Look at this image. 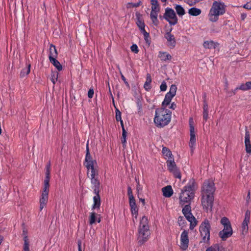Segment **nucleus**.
Segmentation results:
<instances>
[{
  "label": "nucleus",
  "mask_w": 251,
  "mask_h": 251,
  "mask_svg": "<svg viewBox=\"0 0 251 251\" xmlns=\"http://www.w3.org/2000/svg\"><path fill=\"white\" fill-rule=\"evenodd\" d=\"M203 47L206 49L215 48V43L212 41H207L204 42Z\"/></svg>",
  "instance_id": "2f4dec72"
},
{
  "label": "nucleus",
  "mask_w": 251,
  "mask_h": 251,
  "mask_svg": "<svg viewBox=\"0 0 251 251\" xmlns=\"http://www.w3.org/2000/svg\"><path fill=\"white\" fill-rule=\"evenodd\" d=\"M185 2H186L190 6L194 5L196 3L199 2L198 1H196V0H185Z\"/></svg>",
  "instance_id": "864d4df0"
},
{
  "label": "nucleus",
  "mask_w": 251,
  "mask_h": 251,
  "mask_svg": "<svg viewBox=\"0 0 251 251\" xmlns=\"http://www.w3.org/2000/svg\"><path fill=\"white\" fill-rule=\"evenodd\" d=\"M176 107V104L175 103V102H173L171 106L169 107L170 108L175 109Z\"/></svg>",
  "instance_id": "69168bd1"
},
{
  "label": "nucleus",
  "mask_w": 251,
  "mask_h": 251,
  "mask_svg": "<svg viewBox=\"0 0 251 251\" xmlns=\"http://www.w3.org/2000/svg\"><path fill=\"white\" fill-rule=\"evenodd\" d=\"M185 220L183 217L180 216L178 218V223L179 226H182L185 224Z\"/></svg>",
  "instance_id": "09e8293b"
},
{
  "label": "nucleus",
  "mask_w": 251,
  "mask_h": 251,
  "mask_svg": "<svg viewBox=\"0 0 251 251\" xmlns=\"http://www.w3.org/2000/svg\"><path fill=\"white\" fill-rule=\"evenodd\" d=\"M85 162L86 163V167L88 170H90V168L94 167V161L90 153L88 143H87L86 145V154L85 157Z\"/></svg>",
  "instance_id": "f8f14e48"
},
{
  "label": "nucleus",
  "mask_w": 251,
  "mask_h": 251,
  "mask_svg": "<svg viewBox=\"0 0 251 251\" xmlns=\"http://www.w3.org/2000/svg\"><path fill=\"white\" fill-rule=\"evenodd\" d=\"M130 49H131V50L135 53H138V52H139V49H138V47L137 46V45L136 44H133L131 47H130Z\"/></svg>",
  "instance_id": "c03bdc74"
},
{
  "label": "nucleus",
  "mask_w": 251,
  "mask_h": 251,
  "mask_svg": "<svg viewBox=\"0 0 251 251\" xmlns=\"http://www.w3.org/2000/svg\"><path fill=\"white\" fill-rule=\"evenodd\" d=\"M162 152L166 159H170L171 158H173L171 151L166 147L163 148Z\"/></svg>",
  "instance_id": "a878e982"
},
{
  "label": "nucleus",
  "mask_w": 251,
  "mask_h": 251,
  "mask_svg": "<svg viewBox=\"0 0 251 251\" xmlns=\"http://www.w3.org/2000/svg\"><path fill=\"white\" fill-rule=\"evenodd\" d=\"M151 76L150 74H148L147 75L146 80L144 85V88H145V89L146 91H149L151 89Z\"/></svg>",
  "instance_id": "393cba45"
},
{
  "label": "nucleus",
  "mask_w": 251,
  "mask_h": 251,
  "mask_svg": "<svg viewBox=\"0 0 251 251\" xmlns=\"http://www.w3.org/2000/svg\"><path fill=\"white\" fill-rule=\"evenodd\" d=\"M203 111H208V106L207 102L204 100L203 102Z\"/></svg>",
  "instance_id": "052dcab7"
},
{
  "label": "nucleus",
  "mask_w": 251,
  "mask_h": 251,
  "mask_svg": "<svg viewBox=\"0 0 251 251\" xmlns=\"http://www.w3.org/2000/svg\"><path fill=\"white\" fill-rule=\"evenodd\" d=\"M159 9L151 8V11L150 14V18L152 22V24L155 26H157L159 24V21L157 19V16L158 13L159 11Z\"/></svg>",
  "instance_id": "f3484780"
},
{
  "label": "nucleus",
  "mask_w": 251,
  "mask_h": 251,
  "mask_svg": "<svg viewBox=\"0 0 251 251\" xmlns=\"http://www.w3.org/2000/svg\"><path fill=\"white\" fill-rule=\"evenodd\" d=\"M189 14L192 16H198L201 13V10L200 9L192 7L189 10Z\"/></svg>",
  "instance_id": "c756f323"
},
{
  "label": "nucleus",
  "mask_w": 251,
  "mask_h": 251,
  "mask_svg": "<svg viewBox=\"0 0 251 251\" xmlns=\"http://www.w3.org/2000/svg\"><path fill=\"white\" fill-rule=\"evenodd\" d=\"M250 132L246 129L245 137V143L246 152L249 154L251 153V145L250 144Z\"/></svg>",
  "instance_id": "6ab92c4d"
},
{
  "label": "nucleus",
  "mask_w": 251,
  "mask_h": 251,
  "mask_svg": "<svg viewBox=\"0 0 251 251\" xmlns=\"http://www.w3.org/2000/svg\"><path fill=\"white\" fill-rule=\"evenodd\" d=\"M163 195L165 197L169 198L171 197L173 194V190L171 186L168 185L162 189Z\"/></svg>",
  "instance_id": "4be33fe9"
},
{
  "label": "nucleus",
  "mask_w": 251,
  "mask_h": 251,
  "mask_svg": "<svg viewBox=\"0 0 251 251\" xmlns=\"http://www.w3.org/2000/svg\"><path fill=\"white\" fill-rule=\"evenodd\" d=\"M158 56L163 61L172 59V56L166 52L159 51Z\"/></svg>",
  "instance_id": "b1692460"
},
{
  "label": "nucleus",
  "mask_w": 251,
  "mask_h": 251,
  "mask_svg": "<svg viewBox=\"0 0 251 251\" xmlns=\"http://www.w3.org/2000/svg\"><path fill=\"white\" fill-rule=\"evenodd\" d=\"M50 61L51 64L57 69L58 71H60L62 69V67L60 62L56 59V58H53L50 59Z\"/></svg>",
  "instance_id": "cd10ccee"
},
{
  "label": "nucleus",
  "mask_w": 251,
  "mask_h": 251,
  "mask_svg": "<svg viewBox=\"0 0 251 251\" xmlns=\"http://www.w3.org/2000/svg\"><path fill=\"white\" fill-rule=\"evenodd\" d=\"M171 112L165 108H157L155 110L154 122L158 127H163L167 125L171 119Z\"/></svg>",
  "instance_id": "20e7f679"
},
{
  "label": "nucleus",
  "mask_w": 251,
  "mask_h": 251,
  "mask_svg": "<svg viewBox=\"0 0 251 251\" xmlns=\"http://www.w3.org/2000/svg\"><path fill=\"white\" fill-rule=\"evenodd\" d=\"M129 200V205L131 208V212H134V213H135L136 211H138V208L137 206L135 199H130Z\"/></svg>",
  "instance_id": "bb28decb"
},
{
  "label": "nucleus",
  "mask_w": 251,
  "mask_h": 251,
  "mask_svg": "<svg viewBox=\"0 0 251 251\" xmlns=\"http://www.w3.org/2000/svg\"><path fill=\"white\" fill-rule=\"evenodd\" d=\"M127 194L129 196V200L135 199L132 194L131 188L130 186L127 188Z\"/></svg>",
  "instance_id": "de8ad7c7"
},
{
  "label": "nucleus",
  "mask_w": 251,
  "mask_h": 251,
  "mask_svg": "<svg viewBox=\"0 0 251 251\" xmlns=\"http://www.w3.org/2000/svg\"><path fill=\"white\" fill-rule=\"evenodd\" d=\"M246 86H247L248 89H251V81H248L246 82Z\"/></svg>",
  "instance_id": "0e129e2a"
},
{
  "label": "nucleus",
  "mask_w": 251,
  "mask_h": 251,
  "mask_svg": "<svg viewBox=\"0 0 251 251\" xmlns=\"http://www.w3.org/2000/svg\"><path fill=\"white\" fill-rule=\"evenodd\" d=\"M50 163L49 162L46 167V176H50Z\"/></svg>",
  "instance_id": "3c124183"
},
{
  "label": "nucleus",
  "mask_w": 251,
  "mask_h": 251,
  "mask_svg": "<svg viewBox=\"0 0 251 251\" xmlns=\"http://www.w3.org/2000/svg\"><path fill=\"white\" fill-rule=\"evenodd\" d=\"M242 231L243 234H246L248 231V225L242 223Z\"/></svg>",
  "instance_id": "49530a36"
},
{
  "label": "nucleus",
  "mask_w": 251,
  "mask_h": 251,
  "mask_svg": "<svg viewBox=\"0 0 251 251\" xmlns=\"http://www.w3.org/2000/svg\"><path fill=\"white\" fill-rule=\"evenodd\" d=\"M57 54L58 53L55 47L52 44L50 45L49 56V60L53 58H56L57 56Z\"/></svg>",
  "instance_id": "5701e85b"
},
{
  "label": "nucleus",
  "mask_w": 251,
  "mask_h": 251,
  "mask_svg": "<svg viewBox=\"0 0 251 251\" xmlns=\"http://www.w3.org/2000/svg\"><path fill=\"white\" fill-rule=\"evenodd\" d=\"M208 111H203V119L205 121H206L208 118Z\"/></svg>",
  "instance_id": "bf43d9fd"
},
{
  "label": "nucleus",
  "mask_w": 251,
  "mask_h": 251,
  "mask_svg": "<svg viewBox=\"0 0 251 251\" xmlns=\"http://www.w3.org/2000/svg\"><path fill=\"white\" fill-rule=\"evenodd\" d=\"M90 170H91V175L90 178H96L98 177V171L94 168V167L92 168H90Z\"/></svg>",
  "instance_id": "58836bf2"
},
{
  "label": "nucleus",
  "mask_w": 251,
  "mask_h": 251,
  "mask_svg": "<svg viewBox=\"0 0 251 251\" xmlns=\"http://www.w3.org/2000/svg\"><path fill=\"white\" fill-rule=\"evenodd\" d=\"M226 6L221 1H214L209 10L208 18L210 21L215 22L219 19V17L226 13Z\"/></svg>",
  "instance_id": "39448f33"
},
{
  "label": "nucleus",
  "mask_w": 251,
  "mask_h": 251,
  "mask_svg": "<svg viewBox=\"0 0 251 251\" xmlns=\"http://www.w3.org/2000/svg\"><path fill=\"white\" fill-rule=\"evenodd\" d=\"M136 24H137L138 26L139 27V28H140V29L141 30V31L145 30V24H144V22L139 18H138L137 19V20L136 21Z\"/></svg>",
  "instance_id": "c9c22d12"
},
{
  "label": "nucleus",
  "mask_w": 251,
  "mask_h": 251,
  "mask_svg": "<svg viewBox=\"0 0 251 251\" xmlns=\"http://www.w3.org/2000/svg\"><path fill=\"white\" fill-rule=\"evenodd\" d=\"M126 132L125 129H124V131L122 132V137L121 138V142L123 145V147L124 148L126 147Z\"/></svg>",
  "instance_id": "4c0bfd02"
},
{
  "label": "nucleus",
  "mask_w": 251,
  "mask_h": 251,
  "mask_svg": "<svg viewBox=\"0 0 251 251\" xmlns=\"http://www.w3.org/2000/svg\"><path fill=\"white\" fill-rule=\"evenodd\" d=\"M121 78L124 81V83H125V84L128 87H129V85L128 83V82L126 81V78H125V77L124 76V75L121 73Z\"/></svg>",
  "instance_id": "13d9d810"
},
{
  "label": "nucleus",
  "mask_w": 251,
  "mask_h": 251,
  "mask_svg": "<svg viewBox=\"0 0 251 251\" xmlns=\"http://www.w3.org/2000/svg\"><path fill=\"white\" fill-rule=\"evenodd\" d=\"M30 72V65L28 64L27 67L23 69L20 73V75L21 77H24L25 75H27Z\"/></svg>",
  "instance_id": "473e14b6"
},
{
  "label": "nucleus",
  "mask_w": 251,
  "mask_h": 251,
  "mask_svg": "<svg viewBox=\"0 0 251 251\" xmlns=\"http://www.w3.org/2000/svg\"><path fill=\"white\" fill-rule=\"evenodd\" d=\"M182 213L186 219L190 223V229H193L197 225V221L191 213V207L189 203L184 207Z\"/></svg>",
  "instance_id": "423d86ee"
},
{
  "label": "nucleus",
  "mask_w": 251,
  "mask_h": 251,
  "mask_svg": "<svg viewBox=\"0 0 251 251\" xmlns=\"http://www.w3.org/2000/svg\"><path fill=\"white\" fill-rule=\"evenodd\" d=\"M206 251H218V250L216 247H210L207 248Z\"/></svg>",
  "instance_id": "680f3d73"
},
{
  "label": "nucleus",
  "mask_w": 251,
  "mask_h": 251,
  "mask_svg": "<svg viewBox=\"0 0 251 251\" xmlns=\"http://www.w3.org/2000/svg\"><path fill=\"white\" fill-rule=\"evenodd\" d=\"M243 7L246 9L251 10V1L247 2Z\"/></svg>",
  "instance_id": "6e6d98bb"
},
{
  "label": "nucleus",
  "mask_w": 251,
  "mask_h": 251,
  "mask_svg": "<svg viewBox=\"0 0 251 251\" xmlns=\"http://www.w3.org/2000/svg\"><path fill=\"white\" fill-rule=\"evenodd\" d=\"M141 1H139L137 3L128 2L127 4L126 7L128 8L131 7H137L141 5Z\"/></svg>",
  "instance_id": "a19ab883"
},
{
  "label": "nucleus",
  "mask_w": 251,
  "mask_h": 251,
  "mask_svg": "<svg viewBox=\"0 0 251 251\" xmlns=\"http://www.w3.org/2000/svg\"><path fill=\"white\" fill-rule=\"evenodd\" d=\"M23 236L24 237V247L29 246V243L27 236V232L25 229L23 230Z\"/></svg>",
  "instance_id": "7c9ffc66"
},
{
  "label": "nucleus",
  "mask_w": 251,
  "mask_h": 251,
  "mask_svg": "<svg viewBox=\"0 0 251 251\" xmlns=\"http://www.w3.org/2000/svg\"><path fill=\"white\" fill-rule=\"evenodd\" d=\"M167 84L165 81L162 82L160 86V90L162 91H165L167 89Z\"/></svg>",
  "instance_id": "603ef678"
},
{
  "label": "nucleus",
  "mask_w": 251,
  "mask_h": 251,
  "mask_svg": "<svg viewBox=\"0 0 251 251\" xmlns=\"http://www.w3.org/2000/svg\"><path fill=\"white\" fill-rule=\"evenodd\" d=\"M221 223L224 226V228H232L229 220L226 217L222 218Z\"/></svg>",
  "instance_id": "c85d7f7f"
},
{
  "label": "nucleus",
  "mask_w": 251,
  "mask_h": 251,
  "mask_svg": "<svg viewBox=\"0 0 251 251\" xmlns=\"http://www.w3.org/2000/svg\"><path fill=\"white\" fill-rule=\"evenodd\" d=\"M101 221L100 215L99 214L96 213L95 212H92L90 213L89 223L91 225H93L96 222L98 223Z\"/></svg>",
  "instance_id": "a211bd4d"
},
{
  "label": "nucleus",
  "mask_w": 251,
  "mask_h": 251,
  "mask_svg": "<svg viewBox=\"0 0 251 251\" xmlns=\"http://www.w3.org/2000/svg\"><path fill=\"white\" fill-rule=\"evenodd\" d=\"M190 140L189 143L190 147L193 151L195 149V146L196 142V138L195 133V128L194 126L190 124Z\"/></svg>",
  "instance_id": "dca6fc26"
},
{
  "label": "nucleus",
  "mask_w": 251,
  "mask_h": 251,
  "mask_svg": "<svg viewBox=\"0 0 251 251\" xmlns=\"http://www.w3.org/2000/svg\"><path fill=\"white\" fill-rule=\"evenodd\" d=\"M210 227V223L207 220H205L200 226V232L204 242H207L209 240Z\"/></svg>",
  "instance_id": "0eeeda50"
},
{
  "label": "nucleus",
  "mask_w": 251,
  "mask_h": 251,
  "mask_svg": "<svg viewBox=\"0 0 251 251\" xmlns=\"http://www.w3.org/2000/svg\"><path fill=\"white\" fill-rule=\"evenodd\" d=\"M136 182L137 183V190L138 192L139 193L140 191H142V187L140 184L139 179H136Z\"/></svg>",
  "instance_id": "5fc2aeb1"
},
{
  "label": "nucleus",
  "mask_w": 251,
  "mask_h": 251,
  "mask_svg": "<svg viewBox=\"0 0 251 251\" xmlns=\"http://www.w3.org/2000/svg\"><path fill=\"white\" fill-rule=\"evenodd\" d=\"M94 194L96 195L93 197L94 203L92 206V210L99 209L100 205V199L99 193Z\"/></svg>",
  "instance_id": "412c9836"
},
{
  "label": "nucleus",
  "mask_w": 251,
  "mask_h": 251,
  "mask_svg": "<svg viewBox=\"0 0 251 251\" xmlns=\"http://www.w3.org/2000/svg\"><path fill=\"white\" fill-rule=\"evenodd\" d=\"M177 87L176 85H172L170 87L169 92H168L162 103L163 108L167 107L170 103L172 98L176 95Z\"/></svg>",
  "instance_id": "1a4fd4ad"
},
{
  "label": "nucleus",
  "mask_w": 251,
  "mask_h": 251,
  "mask_svg": "<svg viewBox=\"0 0 251 251\" xmlns=\"http://www.w3.org/2000/svg\"><path fill=\"white\" fill-rule=\"evenodd\" d=\"M138 212V211H136L135 213H134V212H131L132 216H133V220L134 222V219L136 220H137V219Z\"/></svg>",
  "instance_id": "e2e57ef3"
},
{
  "label": "nucleus",
  "mask_w": 251,
  "mask_h": 251,
  "mask_svg": "<svg viewBox=\"0 0 251 251\" xmlns=\"http://www.w3.org/2000/svg\"><path fill=\"white\" fill-rule=\"evenodd\" d=\"M58 74L57 73H54L52 74L50 80L53 84H55V81L57 79Z\"/></svg>",
  "instance_id": "a18cd8bd"
},
{
  "label": "nucleus",
  "mask_w": 251,
  "mask_h": 251,
  "mask_svg": "<svg viewBox=\"0 0 251 251\" xmlns=\"http://www.w3.org/2000/svg\"><path fill=\"white\" fill-rule=\"evenodd\" d=\"M165 38L167 41V46L170 49L174 48L176 44V41L174 36L170 33V31L165 34Z\"/></svg>",
  "instance_id": "2eb2a0df"
},
{
  "label": "nucleus",
  "mask_w": 251,
  "mask_h": 251,
  "mask_svg": "<svg viewBox=\"0 0 251 251\" xmlns=\"http://www.w3.org/2000/svg\"><path fill=\"white\" fill-rule=\"evenodd\" d=\"M94 95V90L93 88L89 89L88 92V97L89 98H92Z\"/></svg>",
  "instance_id": "4d7b16f0"
},
{
  "label": "nucleus",
  "mask_w": 251,
  "mask_h": 251,
  "mask_svg": "<svg viewBox=\"0 0 251 251\" xmlns=\"http://www.w3.org/2000/svg\"><path fill=\"white\" fill-rule=\"evenodd\" d=\"M167 166L170 172L174 173L176 177L180 178L181 175L177 169L174 158H171V159L167 160Z\"/></svg>",
  "instance_id": "9d476101"
},
{
  "label": "nucleus",
  "mask_w": 251,
  "mask_h": 251,
  "mask_svg": "<svg viewBox=\"0 0 251 251\" xmlns=\"http://www.w3.org/2000/svg\"><path fill=\"white\" fill-rule=\"evenodd\" d=\"M247 17V15L245 13H242L241 14V19L242 20H244Z\"/></svg>",
  "instance_id": "774afa93"
},
{
  "label": "nucleus",
  "mask_w": 251,
  "mask_h": 251,
  "mask_svg": "<svg viewBox=\"0 0 251 251\" xmlns=\"http://www.w3.org/2000/svg\"><path fill=\"white\" fill-rule=\"evenodd\" d=\"M177 14L179 16L184 15L185 13L184 8L180 5H176L175 7Z\"/></svg>",
  "instance_id": "72a5a7b5"
},
{
  "label": "nucleus",
  "mask_w": 251,
  "mask_h": 251,
  "mask_svg": "<svg viewBox=\"0 0 251 251\" xmlns=\"http://www.w3.org/2000/svg\"><path fill=\"white\" fill-rule=\"evenodd\" d=\"M24 251H29V246L23 247Z\"/></svg>",
  "instance_id": "338daca9"
},
{
  "label": "nucleus",
  "mask_w": 251,
  "mask_h": 251,
  "mask_svg": "<svg viewBox=\"0 0 251 251\" xmlns=\"http://www.w3.org/2000/svg\"><path fill=\"white\" fill-rule=\"evenodd\" d=\"M91 183L92 185V189L94 190V193L100 192V183L98 179V177L90 178Z\"/></svg>",
  "instance_id": "aec40b11"
},
{
  "label": "nucleus",
  "mask_w": 251,
  "mask_h": 251,
  "mask_svg": "<svg viewBox=\"0 0 251 251\" xmlns=\"http://www.w3.org/2000/svg\"><path fill=\"white\" fill-rule=\"evenodd\" d=\"M241 90L243 91H247L248 90L247 86H246V83L245 84H242L240 87H237L236 90Z\"/></svg>",
  "instance_id": "8fccbe9b"
},
{
  "label": "nucleus",
  "mask_w": 251,
  "mask_h": 251,
  "mask_svg": "<svg viewBox=\"0 0 251 251\" xmlns=\"http://www.w3.org/2000/svg\"><path fill=\"white\" fill-rule=\"evenodd\" d=\"M49 190H43L42 193L41 197L40 199V209L42 210L43 208L46 206L49 197Z\"/></svg>",
  "instance_id": "ddd939ff"
},
{
  "label": "nucleus",
  "mask_w": 251,
  "mask_h": 251,
  "mask_svg": "<svg viewBox=\"0 0 251 251\" xmlns=\"http://www.w3.org/2000/svg\"><path fill=\"white\" fill-rule=\"evenodd\" d=\"M151 232L148 224V220L145 216L140 220L138 230L137 241L139 246H141L148 241Z\"/></svg>",
  "instance_id": "7ed1b4c3"
},
{
  "label": "nucleus",
  "mask_w": 251,
  "mask_h": 251,
  "mask_svg": "<svg viewBox=\"0 0 251 251\" xmlns=\"http://www.w3.org/2000/svg\"><path fill=\"white\" fill-rule=\"evenodd\" d=\"M189 242L188 231L184 230L180 235V247L181 249L183 251L186 250L188 247Z\"/></svg>",
  "instance_id": "9b49d317"
},
{
  "label": "nucleus",
  "mask_w": 251,
  "mask_h": 251,
  "mask_svg": "<svg viewBox=\"0 0 251 251\" xmlns=\"http://www.w3.org/2000/svg\"><path fill=\"white\" fill-rule=\"evenodd\" d=\"M115 112H116L115 118H116V121H120L121 120H122V118H121V112L120 111V110L119 109H118L117 108H116Z\"/></svg>",
  "instance_id": "37998d69"
},
{
  "label": "nucleus",
  "mask_w": 251,
  "mask_h": 251,
  "mask_svg": "<svg viewBox=\"0 0 251 251\" xmlns=\"http://www.w3.org/2000/svg\"><path fill=\"white\" fill-rule=\"evenodd\" d=\"M216 188L212 179L204 180L201 188V202L203 209L208 211L211 210L214 201V193Z\"/></svg>",
  "instance_id": "f257e3e1"
},
{
  "label": "nucleus",
  "mask_w": 251,
  "mask_h": 251,
  "mask_svg": "<svg viewBox=\"0 0 251 251\" xmlns=\"http://www.w3.org/2000/svg\"><path fill=\"white\" fill-rule=\"evenodd\" d=\"M232 234V228H224V229L220 231L219 233V236L223 241L226 240L228 238L230 237Z\"/></svg>",
  "instance_id": "4468645a"
},
{
  "label": "nucleus",
  "mask_w": 251,
  "mask_h": 251,
  "mask_svg": "<svg viewBox=\"0 0 251 251\" xmlns=\"http://www.w3.org/2000/svg\"><path fill=\"white\" fill-rule=\"evenodd\" d=\"M50 176H46L45 180H44V188L43 190H49L50 187Z\"/></svg>",
  "instance_id": "f704fd0d"
},
{
  "label": "nucleus",
  "mask_w": 251,
  "mask_h": 251,
  "mask_svg": "<svg viewBox=\"0 0 251 251\" xmlns=\"http://www.w3.org/2000/svg\"><path fill=\"white\" fill-rule=\"evenodd\" d=\"M151 3V8H155V9H159L160 7L159 6L157 0H150Z\"/></svg>",
  "instance_id": "79ce46f5"
},
{
  "label": "nucleus",
  "mask_w": 251,
  "mask_h": 251,
  "mask_svg": "<svg viewBox=\"0 0 251 251\" xmlns=\"http://www.w3.org/2000/svg\"><path fill=\"white\" fill-rule=\"evenodd\" d=\"M250 215H251V211L249 210H247L246 211L245 215V219L243 221V223L246 225H248L250 220Z\"/></svg>",
  "instance_id": "e433bc0d"
},
{
  "label": "nucleus",
  "mask_w": 251,
  "mask_h": 251,
  "mask_svg": "<svg viewBox=\"0 0 251 251\" xmlns=\"http://www.w3.org/2000/svg\"><path fill=\"white\" fill-rule=\"evenodd\" d=\"M198 188V184L194 179H190L185 185L179 196L180 204L183 205L189 203L194 199L196 190Z\"/></svg>",
  "instance_id": "f03ea898"
},
{
  "label": "nucleus",
  "mask_w": 251,
  "mask_h": 251,
  "mask_svg": "<svg viewBox=\"0 0 251 251\" xmlns=\"http://www.w3.org/2000/svg\"><path fill=\"white\" fill-rule=\"evenodd\" d=\"M164 18L171 25H175L177 23V17L175 11L172 8L167 7L165 9Z\"/></svg>",
  "instance_id": "6e6552de"
},
{
  "label": "nucleus",
  "mask_w": 251,
  "mask_h": 251,
  "mask_svg": "<svg viewBox=\"0 0 251 251\" xmlns=\"http://www.w3.org/2000/svg\"><path fill=\"white\" fill-rule=\"evenodd\" d=\"M141 32L143 33L144 39H145L146 42L147 44H148L149 45H150V40L149 39V37H150L149 33H148L147 32H146V31L145 30L142 31Z\"/></svg>",
  "instance_id": "ea45409f"
}]
</instances>
